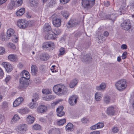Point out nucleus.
Returning a JSON list of instances; mask_svg holds the SVG:
<instances>
[{
    "label": "nucleus",
    "instance_id": "nucleus-27",
    "mask_svg": "<svg viewBox=\"0 0 134 134\" xmlns=\"http://www.w3.org/2000/svg\"><path fill=\"white\" fill-rule=\"evenodd\" d=\"M20 119V118L17 114H15L12 118L10 122L13 124V122H16Z\"/></svg>",
    "mask_w": 134,
    "mask_h": 134
},
{
    "label": "nucleus",
    "instance_id": "nucleus-20",
    "mask_svg": "<svg viewBox=\"0 0 134 134\" xmlns=\"http://www.w3.org/2000/svg\"><path fill=\"white\" fill-rule=\"evenodd\" d=\"M117 16V15L115 14H112L110 15H107L105 16V18L109 19L112 20L113 23L115 20Z\"/></svg>",
    "mask_w": 134,
    "mask_h": 134
},
{
    "label": "nucleus",
    "instance_id": "nucleus-10",
    "mask_svg": "<svg viewBox=\"0 0 134 134\" xmlns=\"http://www.w3.org/2000/svg\"><path fill=\"white\" fill-rule=\"evenodd\" d=\"M82 55L81 60L83 62L88 63L92 61V58L90 55L86 54L83 55L82 54Z\"/></svg>",
    "mask_w": 134,
    "mask_h": 134
},
{
    "label": "nucleus",
    "instance_id": "nucleus-40",
    "mask_svg": "<svg viewBox=\"0 0 134 134\" xmlns=\"http://www.w3.org/2000/svg\"><path fill=\"white\" fill-rule=\"evenodd\" d=\"M52 32L54 35H57L61 33V31L58 28H56Z\"/></svg>",
    "mask_w": 134,
    "mask_h": 134
},
{
    "label": "nucleus",
    "instance_id": "nucleus-13",
    "mask_svg": "<svg viewBox=\"0 0 134 134\" xmlns=\"http://www.w3.org/2000/svg\"><path fill=\"white\" fill-rule=\"evenodd\" d=\"M78 23L77 21L73 19L70 20L66 24L67 27L69 28H70L72 27L75 26Z\"/></svg>",
    "mask_w": 134,
    "mask_h": 134
},
{
    "label": "nucleus",
    "instance_id": "nucleus-4",
    "mask_svg": "<svg viewBox=\"0 0 134 134\" xmlns=\"http://www.w3.org/2000/svg\"><path fill=\"white\" fill-rule=\"evenodd\" d=\"M52 20L53 25L55 27H59L61 25V20L58 13H55L50 17Z\"/></svg>",
    "mask_w": 134,
    "mask_h": 134
},
{
    "label": "nucleus",
    "instance_id": "nucleus-9",
    "mask_svg": "<svg viewBox=\"0 0 134 134\" xmlns=\"http://www.w3.org/2000/svg\"><path fill=\"white\" fill-rule=\"evenodd\" d=\"M78 97L76 95H73L70 97L68 99V102L71 106L75 105L77 102V100Z\"/></svg>",
    "mask_w": 134,
    "mask_h": 134
},
{
    "label": "nucleus",
    "instance_id": "nucleus-51",
    "mask_svg": "<svg viewBox=\"0 0 134 134\" xmlns=\"http://www.w3.org/2000/svg\"><path fill=\"white\" fill-rule=\"evenodd\" d=\"M64 108L63 107L61 106L58 107L57 109V112H63L62 111Z\"/></svg>",
    "mask_w": 134,
    "mask_h": 134
},
{
    "label": "nucleus",
    "instance_id": "nucleus-60",
    "mask_svg": "<svg viewBox=\"0 0 134 134\" xmlns=\"http://www.w3.org/2000/svg\"><path fill=\"white\" fill-rule=\"evenodd\" d=\"M4 119V116L2 115H0V123H1L3 121Z\"/></svg>",
    "mask_w": 134,
    "mask_h": 134
},
{
    "label": "nucleus",
    "instance_id": "nucleus-28",
    "mask_svg": "<svg viewBox=\"0 0 134 134\" xmlns=\"http://www.w3.org/2000/svg\"><path fill=\"white\" fill-rule=\"evenodd\" d=\"M106 87V84L104 83H102L99 86H97L96 87V89L98 91H103Z\"/></svg>",
    "mask_w": 134,
    "mask_h": 134
},
{
    "label": "nucleus",
    "instance_id": "nucleus-42",
    "mask_svg": "<svg viewBox=\"0 0 134 134\" xmlns=\"http://www.w3.org/2000/svg\"><path fill=\"white\" fill-rule=\"evenodd\" d=\"M65 119H64L60 120L59 121H57V124L59 125H62L66 122Z\"/></svg>",
    "mask_w": 134,
    "mask_h": 134
},
{
    "label": "nucleus",
    "instance_id": "nucleus-5",
    "mask_svg": "<svg viewBox=\"0 0 134 134\" xmlns=\"http://www.w3.org/2000/svg\"><path fill=\"white\" fill-rule=\"evenodd\" d=\"M95 3V0H83L82 2V5L84 8L89 9L92 8Z\"/></svg>",
    "mask_w": 134,
    "mask_h": 134
},
{
    "label": "nucleus",
    "instance_id": "nucleus-17",
    "mask_svg": "<svg viewBox=\"0 0 134 134\" xmlns=\"http://www.w3.org/2000/svg\"><path fill=\"white\" fill-rule=\"evenodd\" d=\"M23 98L22 97H20L17 98L13 103V107H16L18 106L23 101Z\"/></svg>",
    "mask_w": 134,
    "mask_h": 134
},
{
    "label": "nucleus",
    "instance_id": "nucleus-33",
    "mask_svg": "<svg viewBox=\"0 0 134 134\" xmlns=\"http://www.w3.org/2000/svg\"><path fill=\"white\" fill-rule=\"evenodd\" d=\"M44 31L48 32L51 30L52 29L51 26L48 23H46L43 27Z\"/></svg>",
    "mask_w": 134,
    "mask_h": 134
},
{
    "label": "nucleus",
    "instance_id": "nucleus-45",
    "mask_svg": "<svg viewBox=\"0 0 134 134\" xmlns=\"http://www.w3.org/2000/svg\"><path fill=\"white\" fill-rule=\"evenodd\" d=\"M59 55H62L65 54V49L64 48H61L59 50Z\"/></svg>",
    "mask_w": 134,
    "mask_h": 134
},
{
    "label": "nucleus",
    "instance_id": "nucleus-26",
    "mask_svg": "<svg viewBox=\"0 0 134 134\" xmlns=\"http://www.w3.org/2000/svg\"><path fill=\"white\" fill-rule=\"evenodd\" d=\"M77 80L76 79H73L71 80L69 84V86L71 88H73L76 86L78 83Z\"/></svg>",
    "mask_w": 134,
    "mask_h": 134
},
{
    "label": "nucleus",
    "instance_id": "nucleus-53",
    "mask_svg": "<svg viewBox=\"0 0 134 134\" xmlns=\"http://www.w3.org/2000/svg\"><path fill=\"white\" fill-rule=\"evenodd\" d=\"M118 131V129L117 127H114L112 129V131L114 133L117 132Z\"/></svg>",
    "mask_w": 134,
    "mask_h": 134
},
{
    "label": "nucleus",
    "instance_id": "nucleus-25",
    "mask_svg": "<svg viewBox=\"0 0 134 134\" xmlns=\"http://www.w3.org/2000/svg\"><path fill=\"white\" fill-rule=\"evenodd\" d=\"M30 111V110L29 109L26 108H25L23 109H20L18 110V112L22 114H24L27 113Z\"/></svg>",
    "mask_w": 134,
    "mask_h": 134
},
{
    "label": "nucleus",
    "instance_id": "nucleus-14",
    "mask_svg": "<svg viewBox=\"0 0 134 134\" xmlns=\"http://www.w3.org/2000/svg\"><path fill=\"white\" fill-rule=\"evenodd\" d=\"M104 124L103 122H98L90 127L91 130H94L102 128L103 127Z\"/></svg>",
    "mask_w": 134,
    "mask_h": 134
},
{
    "label": "nucleus",
    "instance_id": "nucleus-35",
    "mask_svg": "<svg viewBox=\"0 0 134 134\" xmlns=\"http://www.w3.org/2000/svg\"><path fill=\"white\" fill-rule=\"evenodd\" d=\"M37 105V103L36 102V101H34L31 102L29 104V105L31 109L36 108Z\"/></svg>",
    "mask_w": 134,
    "mask_h": 134
},
{
    "label": "nucleus",
    "instance_id": "nucleus-54",
    "mask_svg": "<svg viewBox=\"0 0 134 134\" xmlns=\"http://www.w3.org/2000/svg\"><path fill=\"white\" fill-rule=\"evenodd\" d=\"M57 115L58 116L61 117L64 115L65 114V112H57Z\"/></svg>",
    "mask_w": 134,
    "mask_h": 134
},
{
    "label": "nucleus",
    "instance_id": "nucleus-19",
    "mask_svg": "<svg viewBox=\"0 0 134 134\" xmlns=\"http://www.w3.org/2000/svg\"><path fill=\"white\" fill-rule=\"evenodd\" d=\"M15 34L14 30L12 29H10L8 30L7 31V37L8 38H10Z\"/></svg>",
    "mask_w": 134,
    "mask_h": 134
},
{
    "label": "nucleus",
    "instance_id": "nucleus-50",
    "mask_svg": "<svg viewBox=\"0 0 134 134\" xmlns=\"http://www.w3.org/2000/svg\"><path fill=\"white\" fill-rule=\"evenodd\" d=\"M82 122L84 124H86L89 122L88 119L86 118H83L82 119Z\"/></svg>",
    "mask_w": 134,
    "mask_h": 134
},
{
    "label": "nucleus",
    "instance_id": "nucleus-8",
    "mask_svg": "<svg viewBox=\"0 0 134 134\" xmlns=\"http://www.w3.org/2000/svg\"><path fill=\"white\" fill-rule=\"evenodd\" d=\"M121 26L124 30H128L131 28V25L129 21L125 20L121 24Z\"/></svg>",
    "mask_w": 134,
    "mask_h": 134
},
{
    "label": "nucleus",
    "instance_id": "nucleus-58",
    "mask_svg": "<svg viewBox=\"0 0 134 134\" xmlns=\"http://www.w3.org/2000/svg\"><path fill=\"white\" fill-rule=\"evenodd\" d=\"M11 79V76L9 75H8L5 79V81L6 83H7Z\"/></svg>",
    "mask_w": 134,
    "mask_h": 134
},
{
    "label": "nucleus",
    "instance_id": "nucleus-52",
    "mask_svg": "<svg viewBox=\"0 0 134 134\" xmlns=\"http://www.w3.org/2000/svg\"><path fill=\"white\" fill-rule=\"evenodd\" d=\"M5 49L2 47H0V54H3L5 53Z\"/></svg>",
    "mask_w": 134,
    "mask_h": 134
},
{
    "label": "nucleus",
    "instance_id": "nucleus-39",
    "mask_svg": "<svg viewBox=\"0 0 134 134\" xmlns=\"http://www.w3.org/2000/svg\"><path fill=\"white\" fill-rule=\"evenodd\" d=\"M51 90L49 89H43L42 90V93L44 94H49L51 93Z\"/></svg>",
    "mask_w": 134,
    "mask_h": 134
},
{
    "label": "nucleus",
    "instance_id": "nucleus-47",
    "mask_svg": "<svg viewBox=\"0 0 134 134\" xmlns=\"http://www.w3.org/2000/svg\"><path fill=\"white\" fill-rule=\"evenodd\" d=\"M33 128L34 129L37 130L40 129L41 128V127L40 125L36 124L33 126Z\"/></svg>",
    "mask_w": 134,
    "mask_h": 134
},
{
    "label": "nucleus",
    "instance_id": "nucleus-12",
    "mask_svg": "<svg viewBox=\"0 0 134 134\" xmlns=\"http://www.w3.org/2000/svg\"><path fill=\"white\" fill-rule=\"evenodd\" d=\"M2 65L5 68L8 72H10L13 69L11 65L8 63L3 62L2 63Z\"/></svg>",
    "mask_w": 134,
    "mask_h": 134
},
{
    "label": "nucleus",
    "instance_id": "nucleus-22",
    "mask_svg": "<svg viewBox=\"0 0 134 134\" xmlns=\"http://www.w3.org/2000/svg\"><path fill=\"white\" fill-rule=\"evenodd\" d=\"M31 73L34 76L37 74L38 70L37 66L35 65H32L31 67Z\"/></svg>",
    "mask_w": 134,
    "mask_h": 134
},
{
    "label": "nucleus",
    "instance_id": "nucleus-29",
    "mask_svg": "<svg viewBox=\"0 0 134 134\" xmlns=\"http://www.w3.org/2000/svg\"><path fill=\"white\" fill-rule=\"evenodd\" d=\"M25 12V8H22L17 11L16 13V14L17 16H20L23 15Z\"/></svg>",
    "mask_w": 134,
    "mask_h": 134
},
{
    "label": "nucleus",
    "instance_id": "nucleus-16",
    "mask_svg": "<svg viewBox=\"0 0 134 134\" xmlns=\"http://www.w3.org/2000/svg\"><path fill=\"white\" fill-rule=\"evenodd\" d=\"M107 113L110 115H114L115 113V110L113 107L111 106L107 108Z\"/></svg>",
    "mask_w": 134,
    "mask_h": 134
},
{
    "label": "nucleus",
    "instance_id": "nucleus-57",
    "mask_svg": "<svg viewBox=\"0 0 134 134\" xmlns=\"http://www.w3.org/2000/svg\"><path fill=\"white\" fill-rule=\"evenodd\" d=\"M34 82L37 84H39L41 83V81L38 79H35L34 80Z\"/></svg>",
    "mask_w": 134,
    "mask_h": 134
},
{
    "label": "nucleus",
    "instance_id": "nucleus-41",
    "mask_svg": "<svg viewBox=\"0 0 134 134\" xmlns=\"http://www.w3.org/2000/svg\"><path fill=\"white\" fill-rule=\"evenodd\" d=\"M39 98L38 94L36 93H35L33 94L32 99V102L34 101H36Z\"/></svg>",
    "mask_w": 134,
    "mask_h": 134
},
{
    "label": "nucleus",
    "instance_id": "nucleus-18",
    "mask_svg": "<svg viewBox=\"0 0 134 134\" xmlns=\"http://www.w3.org/2000/svg\"><path fill=\"white\" fill-rule=\"evenodd\" d=\"M48 133V134H60V132L58 129L53 128L49 130Z\"/></svg>",
    "mask_w": 134,
    "mask_h": 134
},
{
    "label": "nucleus",
    "instance_id": "nucleus-61",
    "mask_svg": "<svg viewBox=\"0 0 134 134\" xmlns=\"http://www.w3.org/2000/svg\"><path fill=\"white\" fill-rule=\"evenodd\" d=\"M127 46L126 44H123L121 46V48L122 49H125L127 48Z\"/></svg>",
    "mask_w": 134,
    "mask_h": 134
},
{
    "label": "nucleus",
    "instance_id": "nucleus-63",
    "mask_svg": "<svg viewBox=\"0 0 134 134\" xmlns=\"http://www.w3.org/2000/svg\"><path fill=\"white\" fill-rule=\"evenodd\" d=\"M110 4V2L109 1L104 2V5L107 7Z\"/></svg>",
    "mask_w": 134,
    "mask_h": 134
},
{
    "label": "nucleus",
    "instance_id": "nucleus-59",
    "mask_svg": "<svg viewBox=\"0 0 134 134\" xmlns=\"http://www.w3.org/2000/svg\"><path fill=\"white\" fill-rule=\"evenodd\" d=\"M70 0H60V2L63 4L68 3Z\"/></svg>",
    "mask_w": 134,
    "mask_h": 134
},
{
    "label": "nucleus",
    "instance_id": "nucleus-24",
    "mask_svg": "<svg viewBox=\"0 0 134 134\" xmlns=\"http://www.w3.org/2000/svg\"><path fill=\"white\" fill-rule=\"evenodd\" d=\"M8 58L11 61L15 62L18 60L17 56L14 54H11L9 55L8 57Z\"/></svg>",
    "mask_w": 134,
    "mask_h": 134
},
{
    "label": "nucleus",
    "instance_id": "nucleus-62",
    "mask_svg": "<svg viewBox=\"0 0 134 134\" xmlns=\"http://www.w3.org/2000/svg\"><path fill=\"white\" fill-rule=\"evenodd\" d=\"M103 35L104 36L107 37L108 36L109 34L108 32L105 31L104 32Z\"/></svg>",
    "mask_w": 134,
    "mask_h": 134
},
{
    "label": "nucleus",
    "instance_id": "nucleus-11",
    "mask_svg": "<svg viewBox=\"0 0 134 134\" xmlns=\"http://www.w3.org/2000/svg\"><path fill=\"white\" fill-rule=\"evenodd\" d=\"M17 130L21 133H24L27 130V125L26 124L20 125L17 127Z\"/></svg>",
    "mask_w": 134,
    "mask_h": 134
},
{
    "label": "nucleus",
    "instance_id": "nucleus-55",
    "mask_svg": "<svg viewBox=\"0 0 134 134\" xmlns=\"http://www.w3.org/2000/svg\"><path fill=\"white\" fill-rule=\"evenodd\" d=\"M127 52H124L122 54V59H125L127 57Z\"/></svg>",
    "mask_w": 134,
    "mask_h": 134
},
{
    "label": "nucleus",
    "instance_id": "nucleus-56",
    "mask_svg": "<svg viewBox=\"0 0 134 134\" xmlns=\"http://www.w3.org/2000/svg\"><path fill=\"white\" fill-rule=\"evenodd\" d=\"M39 120L41 122L45 123L46 122V120L43 117H40L39 118Z\"/></svg>",
    "mask_w": 134,
    "mask_h": 134
},
{
    "label": "nucleus",
    "instance_id": "nucleus-38",
    "mask_svg": "<svg viewBox=\"0 0 134 134\" xmlns=\"http://www.w3.org/2000/svg\"><path fill=\"white\" fill-rule=\"evenodd\" d=\"M54 34H50L49 35H46L45 36V38L46 39H54L55 38L54 36Z\"/></svg>",
    "mask_w": 134,
    "mask_h": 134
},
{
    "label": "nucleus",
    "instance_id": "nucleus-49",
    "mask_svg": "<svg viewBox=\"0 0 134 134\" xmlns=\"http://www.w3.org/2000/svg\"><path fill=\"white\" fill-rule=\"evenodd\" d=\"M1 38L3 41H7L9 38H8V37H7V35H2L1 37Z\"/></svg>",
    "mask_w": 134,
    "mask_h": 134
},
{
    "label": "nucleus",
    "instance_id": "nucleus-36",
    "mask_svg": "<svg viewBox=\"0 0 134 134\" xmlns=\"http://www.w3.org/2000/svg\"><path fill=\"white\" fill-rule=\"evenodd\" d=\"M104 102L107 104L109 103L110 100V97L108 95L105 96L104 98Z\"/></svg>",
    "mask_w": 134,
    "mask_h": 134
},
{
    "label": "nucleus",
    "instance_id": "nucleus-44",
    "mask_svg": "<svg viewBox=\"0 0 134 134\" xmlns=\"http://www.w3.org/2000/svg\"><path fill=\"white\" fill-rule=\"evenodd\" d=\"M12 41L16 43L18 41V38L17 36H16L15 34L12 37Z\"/></svg>",
    "mask_w": 134,
    "mask_h": 134
},
{
    "label": "nucleus",
    "instance_id": "nucleus-21",
    "mask_svg": "<svg viewBox=\"0 0 134 134\" xmlns=\"http://www.w3.org/2000/svg\"><path fill=\"white\" fill-rule=\"evenodd\" d=\"M13 6L18 7L20 6L23 3V0H12Z\"/></svg>",
    "mask_w": 134,
    "mask_h": 134
},
{
    "label": "nucleus",
    "instance_id": "nucleus-15",
    "mask_svg": "<svg viewBox=\"0 0 134 134\" xmlns=\"http://www.w3.org/2000/svg\"><path fill=\"white\" fill-rule=\"evenodd\" d=\"M47 110V107L43 105H41L37 108V111L40 113H43L46 112Z\"/></svg>",
    "mask_w": 134,
    "mask_h": 134
},
{
    "label": "nucleus",
    "instance_id": "nucleus-34",
    "mask_svg": "<svg viewBox=\"0 0 134 134\" xmlns=\"http://www.w3.org/2000/svg\"><path fill=\"white\" fill-rule=\"evenodd\" d=\"M66 129L68 131H71L73 129V124L70 122L68 123L66 126Z\"/></svg>",
    "mask_w": 134,
    "mask_h": 134
},
{
    "label": "nucleus",
    "instance_id": "nucleus-64",
    "mask_svg": "<svg viewBox=\"0 0 134 134\" xmlns=\"http://www.w3.org/2000/svg\"><path fill=\"white\" fill-rule=\"evenodd\" d=\"M100 132L99 131H94L91 133L90 134H100Z\"/></svg>",
    "mask_w": 134,
    "mask_h": 134
},
{
    "label": "nucleus",
    "instance_id": "nucleus-1",
    "mask_svg": "<svg viewBox=\"0 0 134 134\" xmlns=\"http://www.w3.org/2000/svg\"><path fill=\"white\" fill-rule=\"evenodd\" d=\"M22 77L20 79V84L18 87L19 88L23 89L27 87L29 83L27 80L29 79V72L25 71H23L21 73Z\"/></svg>",
    "mask_w": 134,
    "mask_h": 134
},
{
    "label": "nucleus",
    "instance_id": "nucleus-31",
    "mask_svg": "<svg viewBox=\"0 0 134 134\" xmlns=\"http://www.w3.org/2000/svg\"><path fill=\"white\" fill-rule=\"evenodd\" d=\"M35 120L34 117L32 116L29 115L27 118L26 120L28 124H31L33 123Z\"/></svg>",
    "mask_w": 134,
    "mask_h": 134
},
{
    "label": "nucleus",
    "instance_id": "nucleus-32",
    "mask_svg": "<svg viewBox=\"0 0 134 134\" xmlns=\"http://www.w3.org/2000/svg\"><path fill=\"white\" fill-rule=\"evenodd\" d=\"M30 5L32 7H35L38 4V0H30Z\"/></svg>",
    "mask_w": 134,
    "mask_h": 134
},
{
    "label": "nucleus",
    "instance_id": "nucleus-6",
    "mask_svg": "<svg viewBox=\"0 0 134 134\" xmlns=\"http://www.w3.org/2000/svg\"><path fill=\"white\" fill-rule=\"evenodd\" d=\"M55 45L54 42L49 41L44 42L42 45V47L48 49L51 51L54 48Z\"/></svg>",
    "mask_w": 134,
    "mask_h": 134
},
{
    "label": "nucleus",
    "instance_id": "nucleus-2",
    "mask_svg": "<svg viewBox=\"0 0 134 134\" xmlns=\"http://www.w3.org/2000/svg\"><path fill=\"white\" fill-rule=\"evenodd\" d=\"M53 90L55 93L60 96L65 94L68 91L67 88L64 86L60 85L54 86Z\"/></svg>",
    "mask_w": 134,
    "mask_h": 134
},
{
    "label": "nucleus",
    "instance_id": "nucleus-23",
    "mask_svg": "<svg viewBox=\"0 0 134 134\" xmlns=\"http://www.w3.org/2000/svg\"><path fill=\"white\" fill-rule=\"evenodd\" d=\"M40 58L41 60L45 61L49 59V56L48 54L45 53L41 54L40 55Z\"/></svg>",
    "mask_w": 134,
    "mask_h": 134
},
{
    "label": "nucleus",
    "instance_id": "nucleus-37",
    "mask_svg": "<svg viewBox=\"0 0 134 134\" xmlns=\"http://www.w3.org/2000/svg\"><path fill=\"white\" fill-rule=\"evenodd\" d=\"M61 14L63 16L67 19L69 15V13L66 11H63L61 12Z\"/></svg>",
    "mask_w": 134,
    "mask_h": 134
},
{
    "label": "nucleus",
    "instance_id": "nucleus-43",
    "mask_svg": "<svg viewBox=\"0 0 134 134\" xmlns=\"http://www.w3.org/2000/svg\"><path fill=\"white\" fill-rule=\"evenodd\" d=\"M55 98V96L53 95H49L46 97V100L49 101Z\"/></svg>",
    "mask_w": 134,
    "mask_h": 134
},
{
    "label": "nucleus",
    "instance_id": "nucleus-30",
    "mask_svg": "<svg viewBox=\"0 0 134 134\" xmlns=\"http://www.w3.org/2000/svg\"><path fill=\"white\" fill-rule=\"evenodd\" d=\"M102 94L99 92H97L95 95L96 100L97 101H100L102 99Z\"/></svg>",
    "mask_w": 134,
    "mask_h": 134
},
{
    "label": "nucleus",
    "instance_id": "nucleus-3",
    "mask_svg": "<svg viewBox=\"0 0 134 134\" xmlns=\"http://www.w3.org/2000/svg\"><path fill=\"white\" fill-rule=\"evenodd\" d=\"M127 86L126 80L122 79L117 81L115 84L116 88L120 91H122L125 89Z\"/></svg>",
    "mask_w": 134,
    "mask_h": 134
},
{
    "label": "nucleus",
    "instance_id": "nucleus-7",
    "mask_svg": "<svg viewBox=\"0 0 134 134\" xmlns=\"http://www.w3.org/2000/svg\"><path fill=\"white\" fill-rule=\"evenodd\" d=\"M28 21L24 19H19L17 22V25L20 28L25 29L28 26Z\"/></svg>",
    "mask_w": 134,
    "mask_h": 134
},
{
    "label": "nucleus",
    "instance_id": "nucleus-48",
    "mask_svg": "<svg viewBox=\"0 0 134 134\" xmlns=\"http://www.w3.org/2000/svg\"><path fill=\"white\" fill-rule=\"evenodd\" d=\"M8 45L9 47L13 49H14L15 48V45L12 43L10 42L8 43Z\"/></svg>",
    "mask_w": 134,
    "mask_h": 134
},
{
    "label": "nucleus",
    "instance_id": "nucleus-46",
    "mask_svg": "<svg viewBox=\"0 0 134 134\" xmlns=\"http://www.w3.org/2000/svg\"><path fill=\"white\" fill-rule=\"evenodd\" d=\"M8 105L7 103L6 102L3 103L2 105V108L4 110H6L8 108Z\"/></svg>",
    "mask_w": 134,
    "mask_h": 134
}]
</instances>
